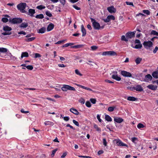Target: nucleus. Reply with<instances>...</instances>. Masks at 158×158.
Instances as JSON below:
<instances>
[{
  "instance_id": "f257e3e1",
  "label": "nucleus",
  "mask_w": 158,
  "mask_h": 158,
  "mask_svg": "<svg viewBox=\"0 0 158 158\" xmlns=\"http://www.w3.org/2000/svg\"><path fill=\"white\" fill-rule=\"evenodd\" d=\"M0 56L5 58L6 60H16L17 58L14 56H13L11 53H7L5 56L2 55L1 53H0Z\"/></svg>"
},
{
  "instance_id": "f03ea898",
  "label": "nucleus",
  "mask_w": 158,
  "mask_h": 158,
  "mask_svg": "<svg viewBox=\"0 0 158 158\" xmlns=\"http://www.w3.org/2000/svg\"><path fill=\"white\" fill-rule=\"evenodd\" d=\"M27 4L25 3H21L18 4L17 6L18 9L22 13L26 12L25 9L26 8Z\"/></svg>"
},
{
  "instance_id": "7ed1b4c3",
  "label": "nucleus",
  "mask_w": 158,
  "mask_h": 158,
  "mask_svg": "<svg viewBox=\"0 0 158 158\" xmlns=\"http://www.w3.org/2000/svg\"><path fill=\"white\" fill-rule=\"evenodd\" d=\"M62 90L64 91H66L68 90L75 91L76 89L74 88L69 85H64L61 88Z\"/></svg>"
},
{
  "instance_id": "20e7f679",
  "label": "nucleus",
  "mask_w": 158,
  "mask_h": 158,
  "mask_svg": "<svg viewBox=\"0 0 158 158\" xmlns=\"http://www.w3.org/2000/svg\"><path fill=\"white\" fill-rule=\"evenodd\" d=\"M91 20L94 28L96 30L99 29L101 27L99 23L95 21L94 19L93 18H91Z\"/></svg>"
},
{
  "instance_id": "39448f33",
  "label": "nucleus",
  "mask_w": 158,
  "mask_h": 158,
  "mask_svg": "<svg viewBox=\"0 0 158 158\" xmlns=\"http://www.w3.org/2000/svg\"><path fill=\"white\" fill-rule=\"evenodd\" d=\"M9 21L11 23L14 24L19 23H22V20L21 18H14L10 19Z\"/></svg>"
},
{
  "instance_id": "423d86ee",
  "label": "nucleus",
  "mask_w": 158,
  "mask_h": 158,
  "mask_svg": "<svg viewBox=\"0 0 158 158\" xmlns=\"http://www.w3.org/2000/svg\"><path fill=\"white\" fill-rule=\"evenodd\" d=\"M11 30V28L8 26H4L3 27V30L6 32L2 33V34L4 35H10L11 34V33L8 31H10Z\"/></svg>"
},
{
  "instance_id": "0eeeda50",
  "label": "nucleus",
  "mask_w": 158,
  "mask_h": 158,
  "mask_svg": "<svg viewBox=\"0 0 158 158\" xmlns=\"http://www.w3.org/2000/svg\"><path fill=\"white\" fill-rule=\"evenodd\" d=\"M143 44L145 47L147 49H149L152 46L153 43L151 41H144Z\"/></svg>"
},
{
  "instance_id": "6e6552de",
  "label": "nucleus",
  "mask_w": 158,
  "mask_h": 158,
  "mask_svg": "<svg viewBox=\"0 0 158 158\" xmlns=\"http://www.w3.org/2000/svg\"><path fill=\"white\" fill-rule=\"evenodd\" d=\"M113 142L114 144H116L118 146H127L126 144L122 142L119 139H114L113 140Z\"/></svg>"
},
{
  "instance_id": "1a4fd4ad",
  "label": "nucleus",
  "mask_w": 158,
  "mask_h": 158,
  "mask_svg": "<svg viewBox=\"0 0 158 158\" xmlns=\"http://www.w3.org/2000/svg\"><path fill=\"white\" fill-rule=\"evenodd\" d=\"M102 55L103 56H115L116 55V53L114 51H108L103 52Z\"/></svg>"
},
{
  "instance_id": "9d476101",
  "label": "nucleus",
  "mask_w": 158,
  "mask_h": 158,
  "mask_svg": "<svg viewBox=\"0 0 158 158\" xmlns=\"http://www.w3.org/2000/svg\"><path fill=\"white\" fill-rule=\"evenodd\" d=\"M135 31L129 32L126 33L125 36L128 39H131L135 36Z\"/></svg>"
},
{
  "instance_id": "9b49d317",
  "label": "nucleus",
  "mask_w": 158,
  "mask_h": 158,
  "mask_svg": "<svg viewBox=\"0 0 158 158\" xmlns=\"http://www.w3.org/2000/svg\"><path fill=\"white\" fill-rule=\"evenodd\" d=\"M121 74L126 77H132L131 74L130 73L125 71H122Z\"/></svg>"
},
{
  "instance_id": "f8f14e48",
  "label": "nucleus",
  "mask_w": 158,
  "mask_h": 158,
  "mask_svg": "<svg viewBox=\"0 0 158 158\" xmlns=\"http://www.w3.org/2000/svg\"><path fill=\"white\" fill-rule=\"evenodd\" d=\"M117 72H114V74H113L112 76V78L116 80L117 81H119L121 80V78L117 74Z\"/></svg>"
},
{
  "instance_id": "ddd939ff",
  "label": "nucleus",
  "mask_w": 158,
  "mask_h": 158,
  "mask_svg": "<svg viewBox=\"0 0 158 158\" xmlns=\"http://www.w3.org/2000/svg\"><path fill=\"white\" fill-rule=\"evenodd\" d=\"M107 10L110 13H114L116 12V9L113 6H111L108 7Z\"/></svg>"
},
{
  "instance_id": "4468645a",
  "label": "nucleus",
  "mask_w": 158,
  "mask_h": 158,
  "mask_svg": "<svg viewBox=\"0 0 158 158\" xmlns=\"http://www.w3.org/2000/svg\"><path fill=\"white\" fill-rule=\"evenodd\" d=\"M133 88L134 89V90H136L137 91L141 92L143 90V89L140 85H138L135 86V87H133Z\"/></svg>"
},
{
  "instance_id": "2eb2a0df",
  "label": "nucleus",
  "mask_w": 158,
  "mask_h": 158,
  "mask_svg": "<svg viewBox=\"0 0 158 158\" xmlns=\"http://www.w3.org/2000/svg\"><path fill=\"white\" fill-rule=\"evenodd\" d=\"M152 77L150 74H148L145 76L144 81L147 82H148L149 81L151 80L152 79Z\"/></svg>"
},
{
  "instance_id": "dca6fc26",
  "label": "nucleus",
  "mask_w": 158,
  "mask_h": 158,
  "mask_svg": "<svg viewBox=\"0 0 158 158\" xmlns=\"http://www.w3.org/2000/svg\"><path fill=\"white\" fill-rule=\"evenodd\" d=\"M114 121L117 123H121L123 122V119L120 117H115L114 118Z\"/></svg>"
},
{
  "instance_id": "f3484780",
  "label": "nucleus",
  "mask_w": 158,
  "mask_h": 158,
  "mask_svg": "<svg viewBox=\"0 0 158 158\" xmlns=\"http://www.w3.org/2000/svg\"><path fill=\"white\" fill-rule=\"evenodd\" d=\"M147 87L149 89L153 90H156L157 88V86L156 85H154L152 84L148 85Z\"/></svg>"
},
{
  "instance_id": "a211bd4d",
  "label": "nucleus",
  "mask_w": 158,
  "mask_h": 158,
  "mask_svg": "<svg viewBox=\"0 0 158 158\" xmlns=\"http://www.w3.org/2000/svg\"><path fill=\"white\" fill-rule=\"evenodd\" d=\"M54 27V25L52 23H50L48 26L47 30L49 31L53 29Z\"/></svg>"
},
{
  "instance_id": "6ab92c4d",
  "label": "nucleus",
  "mask_w": 158,
  "mask_h": 158,
  "mask_svg": "<svg viewBox=\"0 0 158 158\" xmlns=\"http://www.w3.org/2000/svg\"><path fill=\"white\" fill-rule=\"evenodd\" d=\"M81 31L82 33V36H85L86 34V31L83 25L81 26Z\"/></svg>"
},
{
  "instance_id": "aec40b11",
  "label": "nucleus",
  "mask_w": 158,
  "mask_h": 158,
  "mask_svg": "<svg viewBox=\"0 0 158 158\" xmlns=\"http://www.w3.org/2000/svg\"><path fill=\"white\" fill-rule=\"evenodd\" d=\"M70 111L71 112L76 115H78L79 114V112L75 109L71 108L70 109Z\"/></svg>"
},
{
  "instance_id": "412c9836",
  "label": "nucleus",
  "mask_w": 158,
  "mask_h": 158,
  "mask_svg": "<svg viewBox=\"0 0 158 158\" xmlns=\"http://www.w3.org/2000/svg\"><path fill=\"white\" fill-rule=\"evenodd\" d=\"M8 50L7 48H0V53L2 55V53H5L7 52Z\"/></svg>"
},
{
  "instance_id": "4be33fe9",
  "label": "nucleus",
  "mask_w": 158,
  "mask_h": 158,
  "mask_svg": "<svg viewBox=\"0 0 158 158\" xmlns=\"http://www.w3.org/2000/svg\"><path fill=\"white\" fill-rule=\"evenodd\" d=\"M46 31V28L44 27L41 28L40 29H39L38 31V33H39L43 34Z\"/></svg>"
},
{
  "instance_id": "5701e85b",
  "label": "nucleus",
  "mask_w": 158,
  "mask_h": 158,
  "mask_svg": "<svg viewBox=\"0 0 158 158\" xmlns=\"http://www.w3.org/2000/svg\"><path fill=\"white\" fill-rule=\"evenodd\" d=\"M152 75L153 77L155 78H158V71H156L152 73Z\"/></svg>"
},
{
  "instance_id": "b1692460",
  "label": "nucleus",
  "mask_w": 158,
  "mask_h": 158,
  "mask_svg": "<svg viewBox=\"0 0 158 158\" xmlns=\"http://www.w3.org/2000/svg\"><path fill=\"white\" fill-rule=\"evenodd\" d=\"M28 12L30 15L32 16H33V14L35 13V10L34 9H30L29 10Z\"/></svg>"
},
{
  "instance_id": "393cba45",
  "label": "nucleus",
  "mask_w": 158,
  "mask_h": 158,
  "mask_svg": "<svg viewBox=\"0 0 158 158\" xmlns=\"http://www.w3.org/2000/svg\"><path fill=\"white\" fill-rule=\"evenodd\" d=\"M28 23H23L19 26L20 28H26L28 26Z\"/></svg>"
},
{
  "instance_id": "a878e982",
  "label": "nucleus",
  "mask_w": 158,
  "mask_h": 158,
  "mask_svg": "<svg viewBox=\"0 0 158 158\" xmlns=\"http://www.w3.org/2000/svg\"><path fill=\"white\" fill-rule=\"evenodd\" d=\"M44 124L45 125H50L51 126H52L54 125V123L53 122L49 121H45L44 123Z\"/></svg>"
},
{
  "instance_id": "bb28decb",
  "label": "nucleus",
  "mask_w": 158,
  "mask_h": 158,
  "mask_svg": "<svg viewBox=\"0 0 158 158\" xmlns=\"http://www.w3.org/2000/svg\"><path fill=\"white\" fill-rule=\"evenodd\" d=\"M28 56V54L27 52H23L22 53L21 58L22 59L23 57H27Z\"/></svg>"
},
{
  "instance_id": "cd10ccee",
  "label": "nucleus",
  "mask_w": 158,
  "mask_h": 158,
  "mask_svg": "<svg viewBox=\"0 0 158 158\" xmlns=\"http://www.w3.org/2000/svg\"><path fill=\"white\" fill-rule=\"evenodd\" d=\"M77 86H79V87H80L83 88V89H85L89 91H93V90L92 89H90L89 88L85 87L84 86H82V85H78Z\"/></svg>"
},
{
  "instance_id": "c85d7f7f",
  "label": "nucleus",
  "mask_w": 158,
  "mask_h": 158,
  "mask_svg": "<svg viewBox=\"0 0 158 158\" xmlns=\"http://www.w3.org/2000/svg\"><path fill=\"white\" fill-rule=\"evenodd\" d=\"M127 100L130 101H135L136 100V98L132 96H129L127 98Z\"/></svg>"
},
{
  "instance_id": "c756f323",
  "label": "nucleus",
  "mask_w": 158,
  "mask_h": 158,
  "mask_svg": "<svg viewBox=\"0 0 158 158\" xmlns=\"http://www.w3.org/2000/svg\"><path fill=\"white\" fill-rule=\"evenodd\" d=\"M131 140L133 143L135 144H136L137 142L138 139L137 138L134 137L131 138Z\"/></svg>"
},
{
  "instance_id": "7c9ffc66",
  "label": "nucleus",
  "mask_w": 158,
  "mask_h": 158,
  "mask_svg": "<svg viewBox=\"0 0 158 158\" xmlns=\"http://www.w3.org/2000/svg\"><path fill=\"white\" fill-rule=\"evenodd\" d=\"M105 118L106 120L110 122L112 121V119L108 115H105Z\"/></svg>"
},
{
  "instance_id": "2f4dec72",
  "label": "nucleus",
  "mask_w": 158,
  "mask_h": 158,
  "mask_svg": "<svg viewBox=\"0 0 158 158\" xmlns=\"http://www.w3.org/2000/svg\"><path fill=\"white\" fill-rule=\"evenodd\" d=\"M121 40L122 41H124L125 42H127L128 41V39L126 37V36H125L124 35H123L121 37Z\"/></svg>"
},
{
  "instance_id": "473e14b6",
  "label": "nucleus",
  "mask_w": 158,
  "mask_h": 158,
  "mask_svg": "<svg viewBox=\"0 0 158 158\" xmlns=\"http://www.w3.org/2000/svg\"><path fill=\"white\" fill-rule=\"evenodd\" d=\"M142 60V59L140 57L137 58L135 60V62L137 64H139L141 61Z\"/></svg>"
},
{
  "instance_id": "72a5a7b5",
  "label": "nucleus",
  "mask_w": 158,
  "mask_h": 158,
  "mask_svg": "<svg viewBox=\"0 0 158 158\" xmlns=\"http://www.w3.org/2000/svg\"><path fill=\"white\" fill-rule=\"evenodd\" d=\"M35 39V37H32L25 39V41L27 42H30L34 40Z\"/></svg>"
},
{
  "instance_id": "f704fd0d",
  "label": "nucleus",
  "mask_w": 158,
  "mask_h": 158,
  "mask_svg": "<svg viewBox=\"0 0 158 158\" xmlns=\"http://www.w3.org/2000/svg\"><path fill=\"white\" fill-rule=\"evenodd\" d=\"M35 18L37 19H42L44 18V15L42 14H40L36 15Z\"/></svg>"
},
{
  "instance_id": "c9c22d12",
  "label": "nucleus",
  "mask_w": 158,
  "mask_h": 158,
  "mask_svg": "<svg viewBox=\"0 0 158 158\" xmlns=\"http://www.w3.org/2000/svg\"><path fill=\"white\" fill-rule=\"evenodd\" d=\"M45 8V6L42 5H40L36 7V8L39 10H41Z\"/></svg>"
},
{
  "instance_id": "e433bc0d",
  "label": "nucleus",
  "mask_w": 158,
  "mask_h": 158,
  "mask_svg": "<svg viewBox=\"0 0 158 158\" xmlns=\"http://www.w3.org/2000/svg\"><path fill=\"white\" fill-rule=\"evenodd\" d=\"M83 46V45L82 44L77 45H74L72 47V48H79L82 47Z\"/></svg>"
},
{
  "instance_id": "4c0bfd02",
  "label": "nucleus",
  "mask_w": 158,
  "mask_h": 158,
  "mask_svg": "<svg viewBox=\"0 0 158 158\" xmlns=\"http://www.w3.org/2000/svg\"><path fill=\"white\" fill-rule=\"evenodd\" d=\"M142 47V45L141 44H136L134 48L136 49L141 48Z\"/></svg>"
},
{
  "instance_id": "58836bf2",
  "label": "nucleus",
  "mask_w": 158,
  "mask_h": 158,
  "mask_svg": "<svg viewBox=\"0 0 158 158\" xmlns=\"http://www.w3.org/2000/svg\"><path fill=\"white\" fill-rule=\"evenodd\" d=\"M75 73L76 74L78 75H79L80 76H82V74H81L79 70L77 69H76L75 70Z\"/></svg>"
},
{
  "instance_id": "ea45409f",
  "label": "nucleus",
  "mask_w": 158,
  "mask_h": 158,
  "mask_svg": "<svg viewBox=\"0 0 158 158\" xmlns=\"http://www.w3.org/2000/svg\"><path fill=\"white\" fill-rule=\"evenodd\" d=\"M144 127L143 125L141 123H139L137 125V127L139 129L143 128Z\"/></svg>"
},
{
  "instance_id": "a19ab883",
  "label": "nucleus",
  "mask_w": 158,
  "mask_h": 158,
  "mask_svg": "<svg viewBox=\"0 0 158 158\" xmlns=\"http://www.w3.org/2000/svg\"><path fill=\"white\" fill-rule=\"evenodd\" d=\"M85 104L86 106L88 107H90L91 106V104L89 101H87Z\"/></svg>"
},
{
  "instance_id": "79ce46f5",
  "label": "nucleus",
  "mask_w": 158,
  "mask_h": 158,
  "mask_svg": "<svg viewBox=\"0 0 158 158\" xmlns=\"http://www.w3.org/2000/svg\"><path fill=\"white\" fill-rule=\"evenodd\" d=\"M57 150V149H56L52 151V153L51 155V156L53 157L54 156Z\"/></svg>"
},
{
  "instance_id": "37998d69",
  "label": "nucleus",
  "mask_w": 158,
  "mask_h": 158,
  "mask_svg": "<svg viewBox=\"0 0 158 158\" xmlns=\"http://www.w3.org/2000/svg\"><path fill=\"white\" fill-rule=\"evenodd\" d=\"M79 102L81 104H83L85 102V100L84 98H81L79 100Z\"/></svg>"
},
{
  "instance_id": "c03bdc74",
  "label": "nucleus",
  "mask_w": 158,
  "mask_h": 158,
  "mask_svg": "<svg viewBox=\"0 0 158 158\" xmlns=\"http://www.w3.org/2000/svg\"><path fill=\"white\" fill-rule=\"evenodd\" d=\"M143 12L147 15H149L150 14V12L148 10H143Z\"/></svg>"
},
{
  "instance_id": "a18cd8bd",
  "label": "nucleus",
  "mask_w": 158,
  "mask_h": 158,
  "mask_svg": "<svg viewBox=\"0 0 158 158\" xmlns=\"http://www.w3.org/2000/svg\"><path fill=\"white\" fill-rule=\"evenodd\" d=\"M94 127L96 130L98 131H100L101 130V129L98 127L96 124H95L94 126Z\"/></svg>"
},
{
  "instance_id": "49530a36",
  "label": "nucleus",
  "mask_w": 158,
  "mask_h": 158,
  "mask_svg": "<svg viewBox=\"0 0 158 158\" xmlns=\"http://www.w3.org/2000/svg\"><path fill=\"white\" fill-rule=\"evenodd\" d=\"M98 48V47L96 46H93L91 47V50L92 51H95Z\"/></svg>"
},
{
  "instance_id": "de8ad7c7",
  "label": "nucleus",
  "mask_w": 158,
  "mask_h": 158,
  "mask_svg": "<svg viewBox=\"0 0 158 158\" xmlns=\"http://www.w3.org/2000/svg\"><path fill=\"white\" fill-rule=\"evenodd\" d=\"M46 14L48 16L51 17L52 16V14L50 13V12L49 11H47L46 12Z\"/></svg>"
},
{
  "instance_id": "09e8293b",
  "label": "nucleus",
  "mask_w": 158,
  "mask_h": 158,
  "mask_svg": "<svg viewBox=\"0 0 158 158\" xmlns=\"http://www.w3.org/2000/svg\"><path fill=\"white\" fill-rule=\"evenodd\" d=\"M26 68L30 70H32L33 68L32 65H27L26 66Z\"/></svg>"
},
{
  "instance_id": "8fccbe9b",
  "label": "nucleus",
  "mask_w": 158,
  "mask_h": 158,
  "mask_svg": "<svg viewBox=\"0 0 158 158\" xmlns=\"http://www.w3.org/2000/svg\"><path fill=\"white\" fill-rule=\"evenodd\" d=\"M151 34L152 35H154L157 36H158V33L156 31L154 30H152L151 32Z\"/></svg>"
},
{
  "instance_id": "3c124183",
  "label": "nucleus",
  "mask_w": 158,
  "mask_h": 158,
  "mask_svg": "<svg viewBox=\"0 0 158 158\" xmlns=\"http://www.w3.org/2000/svg\"><path fill=\"white\" fill-rule=\"evenodd\" d=\"M35 58H39L41 56V55L38 53H34Z\"/></svg>"
},
{
  "instance_id": "603ef678",
  "label": "nucleus",
  "mask_w": 158,
  "mask_h": 158,
  "mask_svg": "<svg viewBox=\"0 0 158 158\" xmlns=\"http://www.w3.org/2000/svg\"><path fill=\"white\" fill-rule=\"evenodd\" d=\"M73 123L75 124L76 126L79 127V125L78 122L75 120H73Z\"/></svg>"
},
{
  "instance_id": "864d4df0",
  "label": "nucleus",
  "mask_w": 158,
  "mask_h": 158,
  "mask_svg": "<svg viewBox=\"0 0 158 158\" xmlns=\"http://www.w3.org/2000/svg\"><path fill=\"white\" fill-rule=\"evenodd\" d=\"M114 107H110L108 108V110L109 111L112 112L114 111Z\"/></svg>"
},
{
  "instance_id": "5fc2aeb1",
  "label": "nucleus",
  "mask_w": 158,
  "mask_h": 158,
  "mask_svg": "<svg viewBox=\"0 0 158 158\" xmlns=\"http://www.w3.org/2000/svg\"><path fill=\"white\" fill-rule=\"evenodd\" d=\"M90 101L93 104H95L96 102V99L94 98H91Z\"/></svg>"
},
{
  "instance_id": "6e6d98bb",
  "label": "nucleus",
  "mask_w": 158,
  "mask_h": 158,
  "mask_svg": "<svg viewBox=\"0 0 158 158\" xmlns=\"http://www.w3.org/2000/svg\"><path fill=\"white\" fill-rule=\"evenodd\" d=\"M126 4L127 5H131L132 6H133V7H134L133 4V2H126Z\"/></svg>"
},
{
  "instance_id": "4d7b16f0",
  "label": "nucleus",
  "mask_w": 158,
  "mask_h": 158,
  "mask_svg": "<svg viewBox=\"0 0 158 158\" xmlns=\"http://www.w3.org/2000/svg\"><path fill=\"white\" fill-rule=\"evenodd\" d=\"M103 143L105 146H107V142L105 139L104 138L103 139Z\"/></svg>"
},
{
  "instance_id": "13d9d810",
  "label": "nucleus",
  "mask_w": 158,
  "mask_h": 158,
  "mask_svg": "<svg viewBox=\"0 0 158 158\" xmlns=\"http://www.w3.org/2000/svg\"><path fill=\"white\" fill-rule=\"evenodd\" d=\"M65 41V40H60L59 41L57 42L56 43H55V44H63L64 43V42Z\"/></svg>"
},
{
  "instance_id": "bf43d9fd",
  "label": "nucleus",
  "mask_w": 158,
  "mask_h": 158,
  "mask_svg": "<svg viewBox=\"0 0 158 158\" xmlns=\"http://www.w3.org/2000/svg\"><path fill=\"white\" fill-rule=\"evenodd\" d=\"M74 44L73 43H69L64 44V46L65 47H68L69 46L73 45Z\"/></svg>"
},
{
  "instance_id": "052dcab7",
  "label": "nucleus",
  "mask_w": 158,
  "mask_h": 158,
  "mask_svg": "<svg viewBox=\"0 0 158 158\" xmlns=\"http://www.w3.org/2000/svg\"><path fill=\"white\" fill-rule=\"evenodd\" d=\"M8 20V19L6 18H3L2 19V21L4 23L7 22Z\"/></svg>"
},
{
  "instance_id": "680f3d73",
  "label": "nucleus",
  "mask_w": 158,
  "mask_h": 158,
  "mask_svg": "<svg viewBox=\"0 0 158 158\" xmlns=\"http://www.w3.org/2000/svg\"><path fill=\"white\" fill-rule=\"evenodd\" d=\"M103 20L105 22H108L110 21L108 16H107L106 19H104Z\"/></svg>"
},
{
  "instance_id": "e2e57ef3",
  "label": "nucleus",
  "mask_w": 158,
  "mask_h": 158,
  "mask_svg": "<svg viewBox=\"0 0 158 158\" xmlns=\"http://www.w3.org/2000/svg\"><path fill=\"white\" fill-rule=\"evenodd\" d=\"M79 157L84 158H92L91 157L89 156H78Z\"/></svg>"
},
{
  "instance_id": "0e129e2a",
  "label": "nucleus",
  "mask_w": 158,
  "mask_h": 158,
  "mask_svg": "<svg viewBox=\"0 0 158 158\" xmlns=\"http://www.w3.org/2000/svg\"><path fill=\"white\" fill-rule=\"evenodd\" d=\"M109 18L110 19V20H114L115 19V17H114L112 15H108Z\"/></svg>"
},
{
  "instance_id": "69168bd1",
  "label": "nucleus",
  "mask_w": 158,
  "mask_h": 158,
  "mask_svg": "<svg viewBox=\"0 0 158 158\" xmlns=\"http://www.w3.org/2000/svg\"><path fill=\"white\" fill-rule=\"evenodd\" d=\"M21 112L22 113H24V114H27L29 113V111H24V110L23 109H22L21 110Z\"/></svg>"
},
{
  "instance_id": "338daca9",
  "label": "nucleus",
  "mask_w": 158,
  "mask_h": 158,
  "mask_svg": "<svg viewBox=\"0 0 158 158\" xmlns=\"http://www.w3.org/2000/svg\"><path fill=\"white\" fill-rule=\"evenodd\" d=\"M97 118L98 120V121L100 122H102V120L100 118V116L99 114H98L97 116Z\"/></svg>"
},
{
  "instance_id": "774afa93",
  "label": "nucleus",
  "mask_w": 158,
  "mask_h": 158,
  "mask_svg": "<svg viewBox=\"0 0 158 158\" xmlns=\"http://www.w3.org/2000/svg\"><path fill=\"white\" fill-rule=\"evenodd\" d=\"M73 8H74L76 10H80L81 9L80 7H77V6H76L75 5H73Z\"/></svg>"
}]
</instances>
